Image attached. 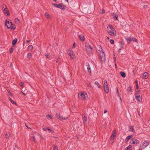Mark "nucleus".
<instances>
[{
    "mask_svg": "<svg viewBox=\"0 0 150 150\" xmlns=\"http://www.w3.org/2000/svg\"><path fill=\"white\" fill-rule=\"evenodd\" d=\"M107 110H105L104 111V113H106V112H107Z\"/></svg>",
    "mask_w": 150,
    "mask_h": 150,
    "instance_id": "864d4df0",
    "label": "nucleus"
},
{
    "mask_svg": "<svg viewBox=\"0 0 150 150\" xmlns=\"http://www.w3.org/2000/svg\"><path fill=\"white\" fill-rule=\"evenodd\" d=\"M104 90L105 92L106 93H108L109 92V88L108 85H105L104 87Z\"/></svg>",
    "mask_w": 150,
    "mask_h": 150,
    "instance_id": "ddd939ff",
    "label": "nucleus"
},
{
    "mask_svg": "<svg viewBox=\"0 0 150 150\" xmlns=\"http://www.w3.org/2000/svg\"><path fill=\"white\" fill-rule=\"evenodd\" d=\"M134 127L133 126H130L129 127V130L132 132H134Z\"/></svg>",
    "mask_w": 150,
    "mask_h": 150,
    "instance_id": "2f4dec72",
    "label": "nucleus"
},
{
    "mask_svg": "<svg viewBox=\"0 0 150 150\" xmlns=\"http://www.w3.org/2000/svg\"><path fill=\"white\" fill-rule=\"evenodd\" d=\"M54 150H58V147L56 144H54Z\"/></svg>",
    "mask_w": 150,
    "mask_h": 150,
    "instance_id": "c756f323",
    "label": "nucleus"
},
{
    "mask_svg": "<svg viewBox=\"0 0 150 150\" xmlns=\"http://www.w3.org/2000/svg\"><path fill=\"white\" fill-rule=\"evenodd\" d=\"M28 48L29 49L32 50L33 49V47L32 45H30L28 46Z\"/></svg>",
    "mask_w": 150,
    "mask_h": 150,
    "instance_id": "ea45409f",
    "label": "nucleus"
},
{
    "mask_svg": "<svg viewBox=\"0 0 150 150\" xmlns=\"http://www.w3.org/2000/svg\"><path fill=\"white\" fill-rule=\"evenodd\" d=\"M15 46H14L13 45L12 47L10 49V50H9L10 53V54L12 53L13 52L14 50L15 49Z\"/></svg>",
    "mask_w": 150,
    "mask_h": 150,
    "instance_id": "aec40b11",
    "label": "nucleus"
},
{
    "mask_svg": "<svg viewBox=\"0 0 150 150\" xmlns=\"http://www.w3.org/2000/svg\"><path fill=\"white\" fill-rule=\"evenodd\" d=\"M49 131L51 132L52 133H54V131L53 130H51L50 129V130H49Z\"/></svg>",
    "mask_w": 150,
    "mask_h": 150,
    "instance_id": "09e8293b",
    "label": "nucleus"
},
{
    "mask_svg": "<svg viewBox=\"0 0 150 150\" xmlns=\"http://www.w3.org/2000/svg\"><path fill=\"white\" fill-rule=\"evenodd\" d=\"M135 83L136 84V83H138V81L137 80H136L135 81Z\"/></svg>",
    "mask_w": 150,
    "mask_h": 150,
    "instance_id": "5fc2aeb1",
    "label": "nucleus"
},
{
    "mask_svg": "<svg viewBox=\"0 0 150 150\" xmlns=\"http://www.w3.org/2000/svg\"><path fill=\"white\" fill-rule=\"evenodd\" d=\"M107 39H108V40H109V39H110L108 37H107Z\"/></svg>",
    "mask_w": 150,
    "mask_h": 150,
    "instance_id": "e2e57ef3",
    "label": "nucleus"
},
{
    "mask_svg": "<svg viewBox=\"0 0 150 150\" xmlns=\"http://www.w3.org/2000/svg\"><path fill=\"white\" fill-rule=\"evenodd\" d=\"M5 8L4 9V13L5 14L6 16H9L10 15V12L9 10L8 9L7 7Z\"/></svg>",
    "mask_w": 150,
    "mask_h": 150,
    "instance_id": "6e6552de",
    "label": "nucleus"
},
{
    "mask_svg": "<svg viewBox=\"0 0 150 150\" xmlns=\"http://www.w3.org/2000/svg\"><path fill=\"white\" fill-rule=\"evenodd\" d=\"M27 127V128L28 129H30V128L29 127H28V126H27L26 125H25Z\"/></svg>",
    "mask_w": 150,
    "mask_h": 150,
    "instance_id": "13d9d810",
    "label": "nucleus"
},
{
    "mask_svg": "<svg viewBox=\"0 0 150 150\" xmlns=\"http://www.w3.org/2000/svg\"><path fill=\"white\" fill-rule=\"evenodd\" d=\"M79 99L81 100H85L88 97L87 95L86 92L84 94L83 93H80L79 94Z\"/></svg>",
    "mask_w": 150,
    "mask_h": 150,
    "instance_id": "20e7f679",
    "label": "nucleus"
},
{
    "mask_svg": "<svg viewBox=\"0 0 150 150\" xmlns=\"http://www.w3.org/2000/svg\"><path fill=\"white\" fill-rule=\"evenodd\" d=\"M117 94H118L119 96V95L118 89L117 88Z\"/></svg>",
    "mask_w": 150,
    "mask_h": 150,
    "instance_id": "a18cd8bd",
    "label": "nucleus"
},
{
    "mask_svg": "<svg viewBox=\"0 0 150 150\" xmlns=\"http://www.w3.org/2000/svg\"><path fill=\"white\" fill-rule=\"evenodd\" d=\"M52 4L54 6L57 8H59L63 10H64L65 9L66 7V6L63 4Z\"/></svg>",
    "mask_w": 150,
    "mask_h": 150,
    "instance_id": "7ed1b4c3",
    "label": "nucleus"
},
{
    "mask_svg": "<svg viewBox=\"0 0 150 150\" xmlns=\"http://www.w3.org/2000/svg\"><path fill=\"white\" fill-rule=\"evenodd\" d=\"M110 42L112 44H114V41L112 39H111L110 40Z\"/></svg>",
    "mask_w": 150,
    "mask_h": 150,
    "instance_id": "4c0bfd02",
    "label": "nucleus"
},
{
    "mask_svg": "<svg viewBox=\"0 0 150 150\" xmlns=\"http://www.w3.org/2000/svg\"><path fill=\"white\" fill-rule=\"evenodd\" d=\"M75 47H76V43H75V42H74L73 44V48H75Z\"/></svg>",
    "mask_w": 150,
    "mask_h": 150,
    "instance_id": "49530a36",
    "label": "nucleus"
},
{
    "mask_svg": "<svg viewBox=\"0 0 150 150\" xmlns=\"http://www.w3.org/2000/svg\"><path fill=\"white\" fill-rule=\"evenodd\" d=\"M146 7H147V6H146V5H144V8H146Z\"/></svg>",
    "mask_w": 150,
    "mask_h": 150,
    "instance_id": "6e6d98bb",
    "label": "nucleus"
},
{
    "mask_svg": "<svg viewBox=\"0 0 150 150\" xmlns=\"http://www.w3.org/2000/svg\"><path fill=\"white\" fill-rule=\"evenodd\" d=\"M17 41V39L16 38H15L12 41V45L13 46H15L16 44Z\"/></svg>",
    "mask_w": 150,
    "mask_h": 150,
    "instance_id": "a211bd4d",
    "label": "nucleus"
},
{
    "mask_svg": "<svg viewBox=\"0 0 150 150\" xmlns=\"http://www.w3.org/2000/svg\"><path fill=\"white\" fill-rule=\"evenodd\" d=\"M16 28V26L15 25H12V26H10L9 27H8V29L11 28V29H13V30H15Z\"/></svg>",
    "mask_w": 150,
    "mask_h": 150,
    "instance_id": "b1692460",
    "label": "nucleus"
},
{
    "mask_svg": "<svg viewBox=\"0 0 150 150\" xmlns=\"http://www.w3.org/2000/svg\"><path fill=\"white\" fill-rule=\"evenodd\" d=\"M124 45V44H123V43H122L121 44V48L119 49V52H120V50H121V49L122 48V47H123V45Z\"/></svg>",
    "mask_w": 150,
    "mask_h": 150,
    "instance_id": "a19ab883",
    "label": "nucleus"
},
{
    "mask_svg": "<svg viewBox=\"0 0 150 150\" xmlns=\"http://www.w3.org/2000/svg\"><path fill=\"white\" fill-rule=\"evenodd\" d=\"M105 11L104 10H103L102 12V13L103 14V13H105Z\"/></svg>",
    "mask_w": 150,
    "mask_h": 150,
    "instance_id": "3c124183",
    "label": "nucleus"
},
{
    "mask_svg": "<svg viewBox=\"0 0 150 150\" xmlns=\"http://www.w3.org/2000/svg\"><path fill=\"white\" fill-rule=\"evenodd\" d=\"M32 138L33 139V141H34L35 143H36L37 141H36V139L35 138V136H33L32 137Z\"/></svg>",
    "mask_w": 150,
    "mask_h": 150,
    "instance_id": "58836bf2",
    "label": "nucleus"
},
{
    "mask_svg": "<svg viewBox=\"0 0 150 150\" xmlns=\"http://www.w3.org/2000/svg\"><path fill=\"white\" fill-rule=\"evenodd\" d=\"M125 39L126 40H127V43H128V44H130L131 42L132 41V38L131 37H127H127H125Z\"/></svg>",
    "mask_w": 150,
    "mask_h": 150,
    "instance_id": "2eb2a0df",
    "label": "nucleus"
},
{
    "mask_svg": "<svg viewBox=\"0 0 150 150\" xmlns=\"http://www.w3.org/2000/svg\"><path fill=\"white\" fill-rule=\"evenodd\" d=\"M132 146L130 145H129L125 149V150H132Z\"/></svg>",
    "mask_w": 150,
    "mask_h": 150,
    "instance_id": "4be33fe9",
    "label": "nucleus"
},
{
    "mask_svg": "<svg viewBox=\"0 0 150 150\" xmlns=\"http://www.w3.org/2000/svg\"><path fill=\"white\" fill-rule=\"evenodd\" d=\"M86 65L87 66V68L88 70V73H89L90 74H91V67L90 65L88 63H86Z\"/></svg>",
    "mask_w": 150,
    "mask_h": 150,
    "instance_id": "9b49d317",
    "label": "nucleus"
},
{
    "mask_svg": "<svg viewBox=\"0 0 150 150\" xmlns=\"http://www.w3.org/2000/svg\"><path fill=\"white\" fill-rule=\"evenodd\" d=\"M70 52L69 53V55L70 56L72 59H74V56L73 55V52L72 50H69Z\"/></svg>",
    "mask_w": 150,
    "mask_h": 150,
    "instance_id": "412c9836",
    "label": "nucleus"
},
{
    "mask_svg": "<svg viewBox=\"0 0 150 150\" xmlns=\"http://www.w3.org/2000/svg\"><path fill=\"white\" fill-rule=\"evenodd\" d=\"M46 117H49V118H50L51 119L52 118V117L51 115H50V114H48V115H47L46 116Z\"/></svg>",
    "mask_w": 150,
    "mask_h": 150,
    "instance_id": "e433bc0d",
    "label": "nucleus"
},
{
    "mask_svg": "<svg viewBox=\"0 0 150 150\" xmlns=\"http://www.w3.org/2000/svg\"><path fill=\"white\" fill-rule=\"evenodd\" d=\"M12 93H11L10 95H11V96H12Z\"/></svg>",
    "mask_w": 150,
    "mask_h": 150,
    "instance_id": "338daca9",
    "label": "nucleus"
},
{
    "mask_svg": "<svg viewBox=\"0 0 150 150\" xmlns=\"http://www.w3.org/2000/svg\"><path fill=\"white\" fill-rule=\"evenodd\" d=\"M55 2L57 3L58 2L57 1V0H53Z\"/></svg>",
    "mask_w": 150,
    "mask_h": 150,
    "instance_id": "4d7b16f0",
    "label": "nucleus"
},
{
    "mask_svg": "<svg viewBox=\"0 0 150 150\" xmlns=\"http://www.w3.org/2000/svg\"><path fill=\"white\" fill-rule=\"evenodd\" d=\"M10 101L12 104H15V105H17V103L13 100L11 98H9Z\"/></svg>",
    "mask_w": 150,
    "mask_h": 150,
    "instance_id": "7c9ffc66",
    "label": "nucleus"
},
{
    "mask_svg": "<svg viewBox=\"0 0 150 150\" xmlns=\"http://www.w3.org/2000/svg\"><path fill=\"white\" fill-rule=\"evenodd\" d=\"M120 75L123 78H125L126 76L125 73L122 71H121L120 73Z\"/></svg>",
    "mask_w": 150,
    "mask_h": 150,
    "instance_id": "5701e85b",
    "label": "nucleus"
},
{
    "mask_svg": "<svg viewBox=\"0 0 150 150\" xmlns=\"http://www.w3.org/2000/svg\"><path fill=\"white\" fill-rule=\"evenodd\" d=\"M114 60L115 61H116V57H115V56L114 57Z\"/></svg>",
    "mask_w": 150,
    "mask_h": 150,
    "instance_id": "603ef678",
    "label": "nucleus"
},
{
    "mask_svg": "<svg viewBox=\"0 0 150 150\" xmlns=\"http://www.w3.org/2000/svg\"><path fill=\"white\" fill-rule=\"evenodd\" d=\"M116 131L115 129H114L113 131V133L110 137L111 140H113L114 139V137L116 136Z\"/></svg>",
    "mask_w": 150,
    "mask_h": 150,
    "instance_id": "9d476101",
    "label": "nucleus"
},
{
    "mask_svg": "<svg viewBox=\"0 0 150 150\" xmlns=\"http://www.w3.org/2000/svg\"><path fill=\"white\" fill-rule=\"evenodd\" d=\"M95 84H96V85H97L98 86V87L99 88H100V85L99 84V83H98V82L97 81H95Z\"/></svg>",
    "mask_w": 150,
    "mask_h": 150,
    "instance_id": "473e14b6",
    "label": "nucleus"
},
{
    "mask_svg": "<svg viewBox=\"0 0 150 150\" xmlns=\"http://www.w3.org/2000/svg\"><path fill=\"white\" fill-rule=\"evenodd\" d=\"M43 130L44 131H46L47 130H48L49 131V130H50V129L49 128V127H46V128H43Z\"/></svg>",
    "mask_w": 150,
    "mask_h": 150,
    "instance_id": "f704fd0d",
    "label": "nucleus"
},
{
    "mask_svg": "<svg viewBox=\"0 0 150 150\" xmlns=\"http://www.w3.org/2000/svg\"><path fill=\"white\" fill-rule=\"evenodd\" d=\"M98 51H100V49H99V50H98Z\"/></svg>",
    "mask_w": 150,
    "mask_h": 150,
    "instance_id": "774afa93",
    "label": "nucleus"
},
{
    "mask_svg": "<svg viewBox=\"0 0 150 150\" xmlns=\"http://www.w3.org/2000/svg\"><path fill=\"white\" fill-rule=\"evenodd\" d=\"M86 47L88 53H90L92 52L93 47L91 46L89 43L86 44Z\"/></svg>",
    "mask_w": 150,
    "mask_h": 150,
    "instance_id": "39448f33",
    "label": "nucleus"
},
{
    "mask_svg": "<svg viewBox=\"0 0 150 150\" xmlns=\"http://www.w3.org/2000/svg\"><path fill=\"white\" fill-rule=\"evenodd\" d=\"M58 60H57V59L56 60V62H58Z\"/></svg>",
    "mask_w": 150,
    "mask_h": 150,
    "instance_id": "680f3d73",
    "label": "nucleus"
},
{
    "mask_svg": "<svg viewBox=\"0 0 150 150\" xmlns=\"http://www.w3.org/2000/svg\"><path fill=\"white\" fill-rule=\"evenodd\" d=\"M115 67L116 68L117 67V66L116 64V63H115Z\"/></svg>",
    "mask_w": 150,
    "mask_h": 150,
    "instance_id": "052dcab7",
    "label": "nucleus"
},
{
    "mask_svg": "<svg viewBox=\"0 0 150 150\" xmlns=\"http://www.w3.org/2000/svg\"><path fill=\"white\" fill-rule=\"evenodd\" d=\"M79 37L80 38V40L82 41H84L85 40V38L84 36L81 35H79Z\"/></svg>",
    "mask_w": 150,
    "mask_h": 150,
    "instance_id": "6ab92c4d",
    "label": "nucleus"
},
{
    "mask_svg": "<svg viewBox=\"0 0 150 150\" xmlns=\"http://www.w3.org/2000/svg\"><path fill=\"white\" fill-rule=\"evenodd\" d=\"M139 141L135 139H132L130 142V143L132 144H139Z\"/></svg>",
    "mask_w": 150,
    "mask_h": 150,
    "instance_id": "0eeeda50",
    "label": "nucleus"
},
{
    "mask_svg": "<svg viewBox=\"0 0 150 150\" xmlns=\"http://www.w3.org/2000/svg\"><path fill=\"white\" fill-rule=\"evenodd\" d=\"M24 83L23 82H21L20 83V86L21 87H23V86Z\"/></svg>",
    "mask_w": 150,
    "mask_h": 150,
    "instance_id": "79ce46f5",
    "label": "nucleus"
},
{
    "mask_svg": "<svg viewBox=\"0 0 150 150\" xmlns=\"http://www.w3.org/2000/svg\"><path fill=\"white\" fill-rule=\"evenodd\" d=\"M148 73L147 72H145L144 73L142 78L144 79H146L148 78Z\"/></svg>",
    "mask_w": 150,
    "mask_h": 150,
    "instance_id": "f8f14e48",
    "label": "nucleus"
},
{
    "mask_svg": "<svg viewBox=\"0 0 150 150\" xmlns=\"http://www.w3.org/2000/svg\"><path fill=\"white\" fill-rule=\"evenodd\" d=\"M32 57V54L30 53H28L27 54V57L30 59Z\"/></svg>",
    "mask_w": 150,
    "mask_h": 150,
    "instance_id": "c85d7f7f",
    "label": "nucleus"
},
{
    "mask_svg": "<svg viewBox=\"0 0 150 150\" xmlns=\"http://www.w3.org/2000/svg\"><path fill=\"white\" fill-rule=\"evenodd\" d=\"M132 135H130L127 137L125 140V142H126L128 141V140L133 137Z\"/></svg>",
    "mask_w": 150,
    "mask_h": 150,
    "instance_id": "dca6fc26",
    "label": "nucleus"
},
{
    "mask_svg": "<svg viewBox=\"0 0 150 150\" xmlns=\"http://www.w3.org/2000/svg\"><path fill=\"white\" fill-rule=\"evenodd\" d=\"M132 41H134L135 42H137V40L136 38L132 37Z\"/></svg>",
    "mask_w": 150,
    "mask_h": 150,
    "instance_id": "72a5a7b5",
    "label": "nucleus"
},
{
    "mask_svg": "<svg viewBox=\"0 0 150 150\" xmlns=\"http://www.w3.org/2000/svg\"><path fill=\"white\" fill-rule=\"evenodd\" d=\"M127 91L128 92H132V89L131 86H129L127 89Z\"/></svg>",
    "mask_w": 150,
    "mask_h": 150,
    "instance_id": "393cba45",
    "label": "nucleus"
},
{
    "mask_svg": "<svg viewBox=\"0 0 150 150\" xmlns=\"http://www.w3.org/2000/svg\"><path fill=\"white\" fill-rule=\"evenodd\" d=\"M100 46V59L101 60L102 62H105V52L103 51L102 50V49L101 47V46Z\"/></svg>",
    "mask_w": 150,
    "mask_h": 150,
    "instance_id": "f03ea898",
    "label": "nucleus"
},
{
    "mask_svg": "<svg viewBox=\"0 0 150 150\" xmlns=\"http://www.w3.org/2000/svg\"><path fill=\"white\" fill-rule=\"evenodd\" d=\"M84 116L83 117V120L84 124H85L87 122V117L86 116V115L84 114Z\"/></svg>",
    "mask_w": 150,
    "mask_h": 150,
    "instance_id": "f3484780",
    "label": "nucleus"
},
{
    "mask_svg": "<svg viewBox=\"0 0 150 150\" xmlns=\"http://www.w3.org/2000/svg\"><path fill=\"white\" fill-rule=\"evenodd\" d=\"M11 134V133L9 132H8L7 133L5 137L6 138H8L9 137Z\"/></svg>",
    "mask_w": 150,
    "mask_h": 150,
    "instance_id": "bb28decb",
    "label": "nucleus"
},
{
    "mask_svg": "<svg viewBox=\"0 0 150 150\" xmlns=\"http://www.w3.org/2000/svg\"><path fill=\"white\" fill-rule=\"evenodd\" d=\"M118 15L116 14H114L113 15V18L115 20H118Z\"/></svg>",
    "mask_w": 150,
    "mask_h": 150,
    "instance_id": "a878e982",
    "label": "nucleus"
},
{
    "mask_svg": "<svg viewBox=\"0 0 150 150\" xmlns=\"http://www.w3.org/2000/svg\"><path fill=\"white\" fill-rule=\"evenodd\" d=\"M5 25L8 28V27L10 26H12L13 25L12 22H10L9 21V19H7L5 21Z\"/></svg>",
    "mask_w": 150,
    "mask_h": 150,
    "instance_id": "423d86ee",
    "label": "nucleus"
},
{
    "mask_svg": "<svg viewBox=\"0 0 150 150\" xmlns=\"http://www.w3.org/2000/svg\"><path fill=\"white\" fill-rule=\"evenodd\" d=\"M107 31L109 35L112 36H114L116 35V31L111 25H108L107 28Z\"/></svg>",
    "mask_w": 150,
    "mask_h": 150,
    "instance_id": "f257e3e1",
    "label": "nucleus"
},
{
    "mask_svg": "<svg viewBox=\"0 0 150 150\" xmlns=\"http://www.w3.org/2000/svg\"><path fill=\"white\" fill-rule=\"evenodd\" d=\"M102 82L103 87H104L106 85H108L106 80H105L104 81H103Z\"/></svg>",
    "mask_w": 150,
    "mask_h": 150,
    "instance_id": "cd10ccee",
    "label": "nucleus"
},
{
    "mask_svg": "<svg viewBox=\"0 0 150 150\" xmlns=\"http://www.w3.org/2000/svg\"><path fill=\"white\" fill-rule=\"evenodd\" d=\"M46 56L48 58H50V57L49 54H47L46 55Z\"/></svg>",
    "mask_w": 150,
    "mask_h": 150,
    "instance_id": "de8ad7c7",
    "label": "nucleus"
},
{
    "mask_svg": "<svg viewBox=\"0 0 150 150\" xmlns=\"http://www.w3.org/2000/svg\"><path fill=\"white\" fill-rule=\"evenodd\" d=\"M30 42V40H26V43H28L29 42Z\"/></svg>",
    "mask_w": 150,
    "mask_h": 150,
    "instance_id": "8fccbe9b",
    "label": "nucleus"
},
{
    "mask_svg": "<svg viewBox=\"0 0 150 150\" xmlns=\"http://www.w3.org/2000/svg\"><path fill=\"white\" fill-rule=\"evenodd\" d=\"M56 117L58 118V119L59 118L60 120H65L67 119V118L66 117H63L62 116H60V114L58 113H57L56 115Z\"/></svg>",
    "mask_w": 150,
    "mask_h": 150,
    "instance_id": "1a4fd4ad",
    "label": "nucleus"
},
{
    "mask_svg": "<svg viewBox=\"0 0 150 150\" xmlns=\"http://www.w3.org/2000/svg\"><path fill=\"white\" fill-rule=\"evenodd\" d=\"M66 1H67L68 2V0H65Z\"/></svg>",
    "mask_w": 150,
    "mask_h": 150,
    "instance_id": "0e129e2a",
    "label": "nucleus"
},
{
    "mask_svg": "<svg viewBox=\"0 0 150 150\" xmlns=\"http://www.w3.org/2000/svg\"><path fill=\"white\" fill-rule=\"evenodd\" d=\"M45 16L47 18H49V14L47 12H46L45 14Z\"/></svg>",
    "mask_w": 150,
    "mask_h": 150,
    "instance_id": "c9c22d12",
    "label": "nucleus"
},
{
    "mask_svg": "<svg viewBox=\"0 0 150 150\" xmlns=\"http://www.w3.org/2000/svg\"><path fill=\"white\" fill-rule=\"evenodd\" d=\"M136 95L135 96V98L138 101L140 102L142 100V98L140 96H137V94L135 93V94Z\"/></svg>",
    "mask_w": 150,
    "mask_h": 150,
    "instance_id": "4468645a",
    "label": "nucleus"
},
{
    "mask_svg": "<svg viewBox=\"0 0 150 150\" xmlns=\"http://www.w3.org/2000/svg\"><path fill=\"white\" fill-rule=\"evenodd\" d=\"M136 89H138L139 88V87L138 83H136Z\"/></svg>",
    "mask_w": 150,
    "mask_h": 150,
    "instance_id": "c03bdc74",
    "label": "nucleus"
},
{
    "mask_svg": "<svg viewBox=\"0 0 150 150\" xmlns=\"http://www.w3.org/2000/svg\"><path fill=\"white\" fill-rule=\"evenodd\" d=\"M138 113H139V116H140L139 113V112L138 111Z\"/></svg>",
    "mask_w": 150,
    "mask_h": 150,
    "instance_id": "69168bd1",
    "label": "nucleus"
},
{
    "mask_svg": "<svg viewBox=\"0 0 150 150\" xmlns=\"http://www.w3.org/2000/svg\"><path fill=\"white\" fill-rule=\"evenodd\" d=\"M140 91V90H139L137 91V93H139Z\"/></svg>",
    "mask_w": 150,
    "mask_h": 150,
    "instance_id": "bf43d9fd",
    "label": "nucleus"
},
{
    "mask_svg": "<svg viewBox=\"0 0 150 150\" xmlns=\"http://www.w3.org/2000/svg\"><path fill=\"white\" fill-rule=\"evenodd\" d=\"M15 20L16 22L17 21H19V20L17 18H15Z\"/></svg>",
    "mask_w": 150,
    "mask_h": 150,
    "instance_id": "37998d69",
    "label": "nucleus"
}]
</instances>
